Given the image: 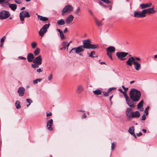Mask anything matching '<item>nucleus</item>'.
Returning a JSON list of instances; mask_svg holds the SVG:
<instances>
[{"label": "nucleus", "instance_id": "052dcab7", "mask_svg": "<svg viewBox=\"0 0 157 157\" xmlns=\"http://www.w3.org/2000/svg\"><path fill=\"white\" fill-rule=\"evenodd\" d=\"M118 90L121 93H123L124 91H123L121 89H119Z\"/></svg>", "mask_w": 157, "mask_h": 157}, {"label": "nucleus", "instance_id": "c03bdc74", "mask_svg": "<svg viewBox=\"0 0 157 157\" xmlns=\"http://www.w3.org/2000/svg\"><path fill=\"white\" fill-rule=\"evenodd\" d=\"M101 1L103 2H104L107 3L109 4L110 3V2L109 0H101Z\"/></svg>", "mask_w": 157, "mask_h": 157}, {"label": "nucleus", "instance_id": "f8f14e48", "mask_svg": "<svg viewBox=\"0 0 157 157\" xmlns=\"http://www.w3.org/2000/svg\"><path fill=\"white\" fill-rule=\"evenodd\" d=\"M53 120L52 119H51L48 121L47 122V128L50 131H52L53 130Z\"/></svg>", "mask_w": 157, "mask_h": 157}, {"label": "nucleus", "instance_id": "9d476101", "mask_svg": "<svg viewBox=\"0 0 157 157\" xmlns=\"http://www.w3.org/2000/svg\"><path fill=\"white\" fill-rule=\"evenodd\" d=\"M145 14L146 16L147 14L149 15L155 13L156 12V11L154 10V7L153 6L151 8H149L146 9H144Z\"/></svg>", "mask_w": 157, "mask_h": 157}, {"label": "nucleus", "instance_id": "5701e85b", "mask_svg": "<svg viewBox=\"0 0 157 157\" xmlns=\"http://www.w3.org/2000/svg\"><path fill=\"white\" fill-rule=\"evenodd\" d=\"M134 127L132 126L130 128L128 129V132L135 138H136V136L134 132Z\"/></svg>", "mask_w": 157, "mask_h": 157}, {"label": "nucleus", "instance_id": "72a5a7b5", "mask_svg": "<svg viewBox=\"0 0 157 157\" xmlns=\"http://www.w3.org/2000/svg\"><path fill=\"white\" fill-rule=\"evenodd\" d=\"M40 49L39 48H37L34 51V53L35 56H37L39 54Z\"/></svg>", "mask_w": 157, "mask_h": 157}, {"label": "nucleus", "instance_id": "dca6fc26", "mask_svg": "<svg viewBox=\"0 0 157 157\" xmlns=\"http://www.w3.org/2000/svg\"><path fill=\"white\" fill-rule=\"evenodd\" d=\"M135 62V61H134V57H132L128 58L126 61V63L128 65L130 66H132V64L133 63L134 64V62Z\"/></svg>", "mask_w": 157, "mask_h": 157}, {"label": "nucleus", "instance_id": "774afa93", "mask_svg": "<svg viewBox=\"0 0 157 157\" xmlns=\"http://www.w3.org/2000/svg\"><path fill=\"white\" fill-rule=\"evenodd\" d=\"M142 131H143L144 132V133H146L147 132V131L146 129H143L142 130Z\"/></svg>", "mask_w": 157, "mask_h": 157}, {"label": "nucleus", "instance_id": "4c0bfd02", "mask_svg": "<svg viewBox=\"0 0 157 157\" xmlns=\"http://www.w3.org/2000/svg\"><path fill=\"white\" fill-rule=\"evenodd\" d=\"M95 52L94 51H92L91 52L89 56V57H97L96 56H94L93 55H95Z\"/></svg>", "mask_w": 157, "mask_h": 157}, {"label": "nucleus", "instance_id": "f704fd0d", "mask_svg": "<svg viewBox=\"0 0 157 157\" xmlns=\"http://www.w3.org/2000/svg\"><path fill=\"white\" fill-rule=\"evenodd\" d=\"M93 93L96 95H99L101 94V91L99 90H97L94 91Z\"/></svg>", "mask_w": 157, "mask_h": 157}, {"label": "nucleus", "instance_id": "f257e3e1", "mask_svg": "<svg viewBox=\"0 0 157 157\" xmlns=\"http://www.w3.org/2000/svg\"><path fill=\"white\" fill-rule=\"evenodd\" d=\"M130 98L135 101H138L141 97L140 92L135 89L132 88L129 92Z\"/></svg>", "mask_w": 157, "mask_h": 157}, {"label": "nucleus", "instance_id": "603ef678", "mask_svg": "<svg viewBox=\"0 0 157 157\" xmlns=\"http://www.w3.org/2000/svg\"><path fill=\"white\" fill-rule=\"evenodd\" d=\"M18 58L21 59L22 60H25L26 59V58L25 57H23V56H19L18 57Z\"/></svg>", "mask_w": 157, "mask_h": 157}, {"label": "nucleus", "instance_id": "a878e982", "mask_svg": "<svg viewBox=\"0 0 157 157\" xmlns=\"http://www.w3.org/2000/svg\"><path fill=\"white\" fill-rule=\"evenodd\" d=\"M36 14L37 15L38 18L39 19L40 21H45L48 20V18L47 17H43L39 15H38L37 13H36Z\"/></svg>", "mask_w": 157, "mask_h": 157}, {"label": "nucleus", "instance_id": "4be33fe9", "mask_svg": "<svg viewBox=\"0 0 157 157\" xmlns=\"http://www.w3.org/2000/svg\"><path fill=\"white\" fill-rule=\"evenodd\" d=\"M140 116V113L138 111L133 112L131 116V118H138Z\"/></svg>", "mask_w": 157, "mask_h": 157}, {"label": "nucleus", "instance_id": "ddd939ff", "mask_svg": "<svg viewBox=\"0 0 157 157\" xmlns=\"http://www.w3.org/2000/svg\"><path fill=\"white\" fill-rule=\"evenodd\" d=\"M84 89L83 86L80 84L78 86L76 91L78 94H80L84 91Z\"/></svg>", "mask_w": 157, "mask_h": 157}, {"label": "nucleus", "instance_id": "f3484780", "mask_svg": "<svg viewBox=\"0 0 157 157\" xmlns=\"http://www.w3.org/2000/svg\"><path fill=\"white\" fill-rule=\"evenodd\" d=\"M152 5L151 3L149 2L147 3L141 4L140 5V7L142 9H146V8L150 7Z\"/></svg>", "mask_w": 157, "mask_h": 157}, {"label": "nucleus", "instance_id": "c756f323", "mask_svg": "<svg viewBox=\"0 0 157 157\" xmlns=\"http://www.w3.org/2000/svg\"><path fill=\"white\" fill-rule=\"evenodd\" d=\"M15 105L17 109H20L21 108V106L20 105V103L18 100H17L16 101Z\"/></svg>", "mask_w": 157, "mask_h": 157}, {"label": "nucleus", "instance_id": "58836bf2", "mask_svg": "<svg viewBox=\"0 0 157 157\" xmlns=\"http://www.w3.org/2000/svg\"><path fill=\"white\" fill-rule=\"evenodd\" d=\"M37 45L36 43L35 42H34L31 44L32 47L33 48H34L36 47Z\"/></svg>", "mask_w": 157, "mask_h": 157}, {"label": "nucleus", "instance_id": "680f3d73", "mask_svg": "<svg viewBox=\"0 0 157 157\" xmlns=\"http://www.w3.org/2000/svg\"><path fill=\"white\" fill-rule=\"evenodd\" d=\"M149 108H150L149 106H147V107L145 109L144 112H146V111H148V110L149 109Z\"/></svg>", "mask_w": 157, "mask_h": 157}, {"label": "nucleus", "instance_id": "a18cd8bd", "mask_svg": "<svg viewBox=\"0 0 157 157\" xmlns=\"http://www.w3.org/2000/svg\"><path fill=\"white\" fill-rule=\"evenodd\" d=\"M116 89V88L115 87H112L109 88L108 90V93H109L112 90H115Z\"/></svg>", "mask_w": 157, "mask_h": 157}, {"label": "nucleus", "instance_id": "338daca9", "mask_svg": "<svg viewBox=\"0 0 157 157\" xmlns=\"http://www.w3.org/2000/svg\"><path fill=\"white\" fill-rule=\"evenodd\" d=\"M89 12L90 13V14H91L92 15H93V13H92V12L90 10H89Z\"/></svg>", "mask_w": 157, "mask_h": 157}, {"label": "nucleus", "instance_id": "a211bd4d", "mask_svg": "<svg viewBox=\"0 0 157 157\" xmlns=\"http://www.w3.org/2000/svg\"><path fill=\"white\" fill-rule=\"evenodd\" d=\"M74 18V16L72 15H70L66 19V22L67 24L71 23L73 21Z\"/></svg>", "mask_w": 157, "mask_h": 157}, {"label": "nucleus", "instance_id": "ea45409f", "mask_svg": "<svg viewBox=\"0 0 157 157\" xmlns=\"http://www.w3.org/2000/svg\"><path fill=\"white\" fill-rule=\"evenodd\" d=\"M123 94L124 97L125 98V100H126H126H128L129 99V98L128 95H127V94L126 93V92H124L123 93Z\"/></svg>", "mask_w": 157, "mask_h": 157}, {"label": "nucleus", "instance_id": "e433bc0d", "mask_svg": "<svg viewBox=\"0 0 157 157\" xmlns=\"http://www.w3.org/2000/svg\"><path fill=\"white\" fill-rule=\"evenodd\" d=\"M42 80V79L40 78L36 79L35 80L33 81V83L34 84H37L38 82H40Z\"/></svg>", "mask_w": 157, "mask_h": 157}, {"label": "nucleus", "instance_id": "c9c22d12", "mask_svg": "<svg viewBox=\"0 0 157 157\" xmlns=\"http://www.w3.org/2000/svg\"><path fill=\"white\" fill-rule=\"evenodd\" d=\"M26 101L27 103H29V104L27 105V107H28L30 105L31 103L33 102L32 100L29 98L26 99Z\"/></svg>", "mask_w": 157, "mask_h": 157}, {"label": "nucleus", "instance_id": "9b49d317", "mask_svg": "<svg viewBox=\"0 0 157 157\" xmlns=\"http://www.w3.org/2000/svg\"><path fill=\"white\" fill-rule=\"evenodd\" d=\"M74 49L73 50H74V52L75 53L78 54L81 56L82 55L81 54H79V53L84 51L85 50L83 45H81L76 48H74Z\"/></svg>", "mask_w": 157, "mask_h": 157}, {"label": "nucleus", "instance_id": "e2e57ef3", "mask_svg": "<svg viewBox=\"0 0 157 157\" xmlns=\"http://www.w3.org/2000/svg\"><path fill=\"white\" fill-rule=\"evenodd\" d=\"M99 5H101V6H103L104 7H105V5H103V3H102V2H99Z\"/></svg>", "mask_w": 157, "mask_h": 157}, {"label": "nucleus", "instance_id": "bf43d9fd", "mask_svg": "<svg viewBox=\"0 0 157 157\" xmlns=\"http://www.w3.org/2000/svg\"><path fill=\"white\" fill-rule=\"evenodd\" d=\"M142 135V133L141 132H140L138 133H137V136H140Z\"/></svg>", "mask_w": 157, "mask_h": 157}, {"label": "nucleus", "instance_id": "423d86ee", "mask_svg": "<svg viewBox=\"0 0 157 157\" xmlns=\"http://www.w3.org/2000/svg\"><path fill=\"white\" fill-rule=\"evenodd\" d=\"M128 54V52H118L116 53V55L120 60H123L126 59L125 57Z\"/></svg>", "mask_w": 157, "mask_h": 157}, {"label": "nucleus", "instance_id": "cd10ccee", "mask_svg": "<svg viewBox=\"0 0 157 157\" xmlns=\"http://www.w3.org/2000/svg\"><path fill=\"white\" fill-rule=\"evenodd\" d=\"M6 39V36H3L0 39V48H2L3 46V43L5 40Z\"/></svg>", "mask_w": 157, "mask_h": 157}, {"label": "nucleus", "instance_id": "864d4df0", "mask_svg": "<svg viewBox=\"0 0 157 157\" xmlns=\"http://www.w3.org/2000/svg\"><path fill=\"white\" fill-rule=\"evenodd\" d=\"M42 70H41V69L40 68H39L37 69L36 71L38 73H40L41 72H42Z\"/></svg>", "mask_w": 157, "mask_h": 157}, {"label": "nucleus", "instance_id": "a19ab883", "mask_svg": "<svg viewBox=\"0 0 157 157\" xmlns=\"http://www.w3.org/2000/svg\"><path fill=\"white\" fill-rule=\"evenodd\" d=\"M67 42L66 41H63L62 43V46H63V48H64V49H66V46L67 45Z\"/></svg>", "mask_w": 157, "mask_h": 157}, {"label": "nucleus", "instance_id": "6e6552de", "mask_svg": "<svg viewBox=\"0 0 157 157\" xmlns=\"http://www.w3.org/2000/svg\"><path fill=\"white\" fill-rule=\"evenodd\" d=\"M10 15L9 12L6 10H2L0 13V19H6Z\"/></svg>", "mask_w": 157, "mask_h": 157}, {"label": "nucleus", "instance_id": "6ab92c4d", "mask_svg": "<svg viewBox=\"0 0 157 157\" xmlns=\"http://www.w3.org/2000/svg\"><path fill=\"white\" fill-rule=\"evenodd\" d=\"M28 61L29 62H33L34 59V57L33 54L29 53L28 54L27 56Z\"/></svg>", "mask_w": 157, "mask_h": 157}, {"label": "nucleus", "instance_id": "20e7f679", "mask_svg": "<svg viewBox=\"0 0 157 157\" xmlns=\"http://www.w3.org/2000/svg\"><path fill=\"white\" fill-rule=\"evenodd\" d=\"M20 19L21 21H23L25 17H30L29 13L26 10H23L20 12L19 14Z\"/></svg>", "mask_w": 157, "mask_h": 157}, {"label": "nucleus", "instance_id": "473e14b6", "mask_svg": "<svg viewBox=\"0 0 157 157\" xmlns=\"http://www.w3.org/2000/svg\"><path fill=\"white\" fill-rule=\"evenodd\" d=\"M40 65L37 63H34L31 64V66L33 68L35 69L36 68H38Z\"/></svg>", "mask_w": 157, "mask_h": 157}, {"label": "nucleus", "instance_id": "79ce46f5", "mask_svg": "<svg viewBox=\"0 0 157 157\" xmlns=\"http://www.w3.org/2000/svg\"><path fill=\"white\" fill-rule=\"evenodd\" d=\"M80 11V9L79 7L78 8V9L76 10L75 12V13L76 14H78L79 12Z\"/></svg>", "mask_w": 157, "mask_h": 157}, {"label": "nucleus", "instance_id": "393cba45", "mask_svg": "<svg viewBox=\"0 0 157 157\" xmlns=\"http://www.w3.org/2000/svg\"><path fill=\"white\" fill-rule=\"evenodd\" d=\"M8 6H9L13 11H15L17 8V6L15 4H10L9 3Z\"/></svg>", "mask_w": 157, "mask_h": 157}, {"label": "nucleus", "instance_id": "2f4dec72", "mask_svg": "<svg viewBox=\"0 0 157 157\" xmlns=\"http://www.w3.org/2000/svg\"><path fill=\"white\" fill-rule=\"evenodd\" d=\"M144 103V101L142 100L140 101L138 104L137 105V107L138 109H140V108L143 106Z\"/></svg>", "mask_w": 157, "mask_h": 157}, {"label": "nucleus", "instance_id": "bb28decb", "mask_svg": "<svg viewBox=\"0 0 157 157\" xmlns=\"http://www.w3.org/2000/svg\"><path fill=\"white\" fill-rule=\"evenodd\" d=\"M57 24L59 25H62L65 24V22L63 19H61L57 21Z\"/></svg>", "mask_w": 157, "mask_h": 157}, {"label": "nucleus", "instance_id": "c85d7f7f", "mask_svg": "<svg viewBox=\"0 0 157 157\" xmlns=\"http://www.w3.org/2000/svg\"><path fill=\"white\" fill-rule=\"evenodd\" d=\"M57 30L59 33L61 39H63L65 38L63 31L60 30V29H57Z\"/></svg>", "mask_w": 157, "mask_h": 157}, {"label": "nucleus", "instance_id": "5fc2aeb1", "mask_svg": "<svg viewBox=\"0 0 157 157\" xmlns=\"http://www.w3.org/2000/svg\"><path fill=\"white\" fill-rule=\"evenodd\" d=\"M146 119V116L144 114L143 115V116L141 118V120H144Z\"/></svg>", "mask_w": 157, "mask_h": 157}, {"label": "nucleus", "instance_id": "37998d69", "mask_svg": "<svg viewBox=\"0 0 157 157\" xmlns=\"http://www.w3.org/2000/svg\"><path fill=\"white\" fill-rule=\"evenodd\" d=\"M14 2L18 4H21L22 3V2L21 0H15Z\"/></svg>", "mask_w": 157, "mask_h": 157}, {"label": "nucleus", "instance_id": "4d7b16f0", "mask_svg": "<svg viewBox=\"0 0 157 157\" xmlns=\"http://www.w3.org/2000/svg\"><path fill=\"white\" fill-rule=\"evenodd\" d=\"M134 61H135V60L139 61L140 60V58L137 57H134Z\"/></svg>", "mask_w": 157, "mask_h": 157}, {"label": "nucleus", "instance_id": "49530a36", "mask_svg": "<svg viewBox=\"0 0 157 157\" xmlns=\"http://www.w3.org/2000/svg\"><path fill=\"white\" fill-rule=\"evenodd\" d=\"M52 115V113L51 112H46V115L47 117H48L49 116H51Z\"/></svg>", "mask_w": 157, "mask_h": 157}, {"label": "nucleus", "instance_id": "aec40b11", "mask_svg": "<svg viewBox=\"0 0 157 157\" xmlns=\"http://www.w3.org/2000/svg\"><path fill=\"white\" fill-rule=\"evenodd\" d=\"M134 67L135 69L137 71H139L141 68V64L138 62L135 61L134 63Z\"/></svg>", "mask_w": 157, "mask_h": 157}, {"label": "nucleus", "instance_id": "0e129e2a", "mask_svg": "<svg viewBox=\"0 0 157 157\" xmlns=\"http://www.w3.org/2000/svg\"><path fill=\"white\" fill-rule=\"evenodd\" d=\"M68 31V29L67 28H65L64 30L63 31L64 33H65L66 32H67Z\"/></svg>", "mask_w": 157, "mask_h": 157}, {"label": "nucleus", "instance_id": "39448f33", "mask_svg": "<svg viewBox=\"0 0 157 157\" xmlns=\"http://www.w3.org/2000/svg\"><path fill=\"white\" fill-rule=\"evenodd\" d=\"M49 24H45L43 26L39 32V35L40 36L42 37L44 36L47 32V29L49 27Z\"/></svg>", "mask_w": 157, "mask_h": 157}, {"label": "nucleus", "instance_id": "69168bd1", "mask_svg": "<svg viewBox=\"0 0 157 157\" xmlns=\"http://www.w3.org/2000/svg\"><path fill=\"white\" fill-rule=\"evenodd\" d=\"M74 49V48L71 49L70 51L69 52V53H71V52L73 53V52H72L73 51H74V50H73Z\"/></svg>", "mask_w": 157, "mask_h": 157}, {"label": "nucleus", "instance_id": "6e6d98bb", "mask_svg": "<svg viewBox=\"0 0 157 157\" xmlns=\"http://www.w3.org/2000/svg\"><path fill=\"white\" fill-rule=\"evenodd\" d=\"M72 42V41L71 40L70 41L69 43H68L66 45L67 47V49H68V47L69 46L70 44Z\"/></svg>", "mask_w": 157, "mask_h": 157}, {"label": "nucleus", "instance_id": "0eeeda50", "mask_svg": "<svg viewBox=\"0 0 157 157\" xmlns=\"http://www.w3.org/2000/svg\"><path fill=\"white\" fill-rule=\"evenodd\" d=\"M144 10L141 11H135L134 16L136 17L143 18L146 17Z\"/></svg>", "mask_w": 157, "mask_h": 157}, {"label": "nucleus", "instance_id": "3c124183", "mask_svg": "<svg viewBox=\"0 0 157 157\" xmlns=\"http://www.w3.org/2000/svg\"><path fill=\"white\" fill-rule=\"evenodd\" d=\"M122 87L124 89V92H126L128 90V88L125 87L124 86H122Z\"/></svg>", "mask_w": 157, "mask_h": 157}, {"label": "nucleus", "instance_id": "13d9d810", "mask_svg": "<svg viewBox=\"0 0 157 157\" xmlns=\"http://www.w3.org/2000/svg\"><path fill=\"white\" fill-rule=\"evenodd\" d=\"M82 118H86V115L85 113L82 116Z\"/></svg>", "mask_w": 157, "mask_h": 157}, {"label": "nucleus", "instance_id": "412c9836", "mask_svg": "<svg viewBox=\"0 0 157 157\" xmlns=\"http://www.w3.org/2000/svg\"><path fill=\"white\" fill-rule=\"evenodd\" d=\"M133 111H132L131 109L130 108H127L126 110V114L128 118H131V116L132 114V113Z\"/></svg>", "mask_w": 157, "mask_h": 157}, {"label": "nucleus", "instance_id": "f03ea898", "mask_svg": "<svg viewBox=\"0 0 157 157\" xmlns=\"http://www.w3.org/2000/svg\"><path fill=\"white\" fill-rule=\"evenodd\" d=\"M90 41L89 39L84 40L83 41V46L84 49H95L98 48V46L97 44H93L90 43Z\"/></svg>", "mask_w": 157, "mask_h": 157}, {"label": "nucleus", "instance_id": "7c9ffc66", "mask_svg": "<svg viewBox=\"0 0 157 157\" xmlns=\"http://www.w3.org/2000/svg\"><path fill=\"white\" fill-rule=\"evenodd\" d=\"M94 20L96 24L98 26H101L102 25L101 21L98 20L97 18H94Z\"/></svg>", "mask_w": 157, "mask_h": 157}, {"label": "nucleus", "instance_id": "1a4fd4ad", "mask_svg": "<svg viewBox=\"0 0 157 157\" xmlns=\"http://www.w3.org/2000/svg\"><path fill=\"white\" fill-rule=\"evenodd\" d=\"M73 10V7L70 5L66 6L62 10V14L63 15L66 13L70 12Z\"/></svg>", "mask_w": 157, "mask_h": 157}, {"label": "nucleus", "instance_id": "2eb2a0df", "mask_svg": "<svg viewBox=\"0 0 157 157\" xmlns=\"http://www.w3.org/2000/svg\"><path fill=\"white\" fill-rule=\"evenodd\" d=\"M25 89L22 87L19 88L17 90V93L20 97L23 96L25 94Z\"/></svg>", "mask_w": 157, "mask_h": 157}, {"label": "nucleus", "instance_id": "4468645a", "mask_svg": "<svg viewBox=\"0 0 157 157\" xmlns=\"http://www.w3.org/2000/svg\"><path fill=\"white\" fill-rule=\"evenodd\" d=\"M33 63H37L41 65L42 63V59L40 56H39L36 57L33 61Z\"/></svg>", "mask_w": 157, "mask_h": 157}, {"label": "nucleus", "instance_id": "de8ad7c7", "mask_svg": "<svg viewBox=\"0 0 157 157\" xmlns=\"http://www.w3.org/2000/svg\"><path fill=\"white\" fill-rule=\"evenodd\" d=\"M115 147V145L113 143L111 144V148L113 150Z\"/></svg>", "mask_w": 157, "mask_h": 157}, {"label": "nucleus", "instance_id": "7ed1b4c3", "mask_svg": "<svg viewBox=\"0 0 157 157\" xmlns=\"http://www.w3.org/2000/svg\"><path fill=\"white\" fill-rule=\"evenodd\" d=\"M106 54L111 60H113L112 53L115 51V48L113 46H109L106 49Z\"/></svg>", "mask_w": 157, "mask_h": 157}, {"label": "nucleus", "instance_id": "b1692460", "mask_svg": "<svg viewBox=\"0 0 157 157\" xmlns=\"http://www.w3.org/2000/svg\"><path fill=\"white\" fill-rule=\"evenodd\" d=\"M127 104L130 107H134L135 105L134 102L133 101H131V100L129 99L126 101Z\"/></svg>", "mask_w": 157, "mask_h": 157}, {"label": "nucleus", "instance_id": "09e8293b", "mask_svg": "<svg viewBox=\"0 0 157 157\" xmlns=\"http://www.w3.org/2000/svg\"><path fill=\"white\" fill-rule=\"evenodd\" d=\"M52 74H51L48 77V80L49 81H50L52 79Z\"/></svg>", "mask_w": 157, "mask_h": 157}, {"label": "nucleus", "instance_id": "8fccbe9b", "mask_svg": "<svg viewBox=\"0 0 157 157\" xmlns=\"http://www.w3.org/2000/svg\"><path fill=\"white\" fill-rule=\"evenodd\" d=\"M109 93L108 92H103V95L105 96H108L109 95Z\"/></svg>", "mask_w": 157, "mask_h": 157}]
</instances>
